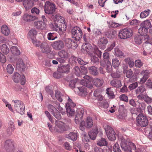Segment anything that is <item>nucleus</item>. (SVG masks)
<instances>
[{
  "label": "nucleus",
  "instance_id": "nucleus-1",
  "mask_svg": "<svg viewBox=\"0 0 152 152\" xmlns=\"http://www.w3.org/2000/svg\"><path fill=\"white\" fill-rule=\"evenodd\" d=\"M119 141L120 142L121 147L122 150L124 152H132V150H135L136 147L135 144L132 142H129L128 146L127 144V141L123 136H120L118 137Z\"/></svg>",
  "mask_w": 152,
  "mask_h": 152
},
{
  "label": "nucleus",
  "instance_id": "nucleus-2",
  "mask_svg": "<svg viewBox=\"0 0 152 152\" xmlns=\"http://www.w3.org/2000/svg\"><path fill=\"white\" fill-rule=\"evenodd\" d=\"M55 124V130L58 132H62L70 129L71 128L70 126L67 125L63 122L59 121H56Z\"/></svg>",
  "mask_w": 152,
  "mask_h": 152
},
{
  "label": "nucleus",
  "instance_id": "nucleus-3",
  "mask_svg": "<svg viewBox=\"0 0 152 152\" xmlns=\"http://www.w3.org/2000/svg\"><path fill=\"white\" fill-rule=\"evenodd\" d=\"M132 35V31L131 29L125 28L119 31L118 37L121 39H126L131 37Z\"/></svg>",
  "mask_w": 152,
  "mask_h": 152
},
{
  "label": "nucleus",
  "instance_id": "nucleus-4",
  "mask_svg": "<svg viewBox=\"0 0 152 152\" xmlns=\"http://www.w3.org/2000/svg\"><path fill=\"white\" fill-rule=\"evenodd\" d=\"M72 37L77 41H79L82 38L83 32L81 29L77 26H75L71 29Z\"/></svg>",
  "mask_w": 152,
  "mask_h": 152
},
{
  "label": "nucleus",
  "instance_id": "nucleus-5",
  "mask_svg": "<svg viewBox=\"0 0 152 152\" xmlns=\"http://www.w3.org/2000/svg\"><path fill=\"white\" fill-rule=\"evenodd\" d=\"M56 8L55 5L49 1H46L45 3L44 10L45 13L48 14H51L55 12Z\"/></svg>",
  "mask_w": 152,
  "mask_h": 152
},
{
  "label": "nucleus",
  "instance_id": "nucleus-6",
  "mask_svg": "<svg viewBox=\"0 0 152 152\" xmlns=\"http://www.w3.org/2000/svg\"><path fill=\"white\" fill-rule=\"evenodd\" d=\"M14 103V108L16 112L21 115L24 113L25 106L24 104L20 101L15 100H13Z\"/></svg>",
  "mask_w": 152,
  "mask_h": 152
},
{
  "label": "nucleus",
  "instance_id": "nucleus-7",
  "mask_svg": "<svg viewBox=\"0 0 152 152\" xmlns=\"http://www.w3.org/2000/svg\"><path fill=\"white\" fill-rule=\"evenodd\" d=\"M137 121L139 125L142 127H145L148 124V121L146 117L144 115L143 112L139 115L137 117Z\"/></svg>",
  "mask_w": 152,
  "mask_h": 152
},
{
  "label": "nucleus",
  "instance_id": "nucleus-8",
  "mask_svg": "<svg viewBox=\"0 0 152 152\" xmlns=\"http://www.w3.org/2000/svg\"><path fill=\"white\" fill-rule=\"evenodd\" d=\"M4 147L8 151L10 152L13 151L15 149L14 142L11 139L6 140L4 142Z\"/></svg>",
  "mask_w": 152,
  "mask_h": 152
},
{
  "label": "nucleus",
  "instance_id": "nucleus-9",
  "mask_svg": "<svg viewBox=\"0 0 152 152\" xmlns=\"http://www.w3.org/2000/svg\"><path fill=\"white\" fill-rule=\"evenodd\" d=\"M12 79L15 82L18 83L20 82L21 85H23L25 83V76L23 75L21 76L19 73L15 72L13 75Z\"/></svg>",
  "mask_w": 152,
  "mask_h": 152
},
{
  "label": "nucleus",
  "instance_id": "nucleus-10",
  "mask_svg": "<svg viewBox=\"0 0 152 152\" xmlns=\"http://www.w3.org/2000/svg\"><path fill=\"white\" fill-rule=\"evenodd\" d=\"M105 132L109 140L113 141L115 140V133L112 127L107 126L105 129Z\"/></svg>",
  "mask_w": 152,
  "mask_h": 152
},
{
  "label": "nucleus",
  "instance_id": "nucleus-11",
  "mask_svg": "<svg viewBox=\"0 0 152 152\" xmlns=\"http://www.w3.org/2000/svg\"><path fill=\"white\" fill-rule=\"evenodd\" d=\"M41 51L43 53L48 54L51 51V48L48 43L44 42L42 43L40 46Z\"/></svg>",
  "mask_w": 152,
  "mask_h": 152
},
{
  "label": "nucleus",
  "instance_id": "nucleus-12",
  "mask_svg": "<svg viewBox=\"0 0 152 152\" xmlns=\"http://www.w3.org/2000/svg\"><path fill=\"white\" fill-rule=\"evenodd\" d=\"M64 41L66 45L68 48H71L73 49H75L77 47V42L74 41L71 39H66Z\"/></svg>",
  "mask_w": 152,
  "mask_h": 152
},
{
  "label": "nucleus",
  "instance_id": "nucleus-13",
  "mask_svg": "<svg viewBox=\"0 0 152 152\" xmlns=\"http://www.w3.org/2000/svg\"><path fill=\"white\" fill-rule=\"evenodd\" d=\"M64 46L63 42L61 40L54 42L52 44L53 48L56 50H59L62 49L64 47Z\"/></svg>",
  "mask_w": 152,
  "mask_h": 152
},
{
  "label": "nucleus",
  "instance_id": "nucleus-14",
  "mask_svg": "<svg viewBox=\"0 0 152 152\" xmlns=\"http://www.w3.org/2000/svg\"><path fill=\"white\" fill-rule=\"evenodd\" d=\"M145 91V89L144 86H141L138 87L136 90V93L137 94H139L137 97L139 99H142V98H144V95L143 94L144 92Z\"/></svg>",
  "mask_w": 152,
  "mask_h": 152
},
{
  "label": "nucleus",
  "instance_id": "nucleus-15",
  "mask_svg": "<svg viewBox=\"0 0 152 152\" xmlns=\"http://www.w3.org/2000/svg\"><path fill=\"white\" fill-rule=\"evenodd\" d=\"M108 42L107 39L104 37H101L98 41V45L99 48L102 49H104Z\"/></svg>",
  "mask_w": 152,
  "mask_h": 152
},
{
  "label": "nucleus",
  "instance_id": "nucleus-16",
  "mask_svg": "<svg viewBox=\"0 0 152 152\" xmlns=\"http://www.w3.org/2000/svg\"><path fill=\"white\" fill-rule=\"evenodd\" d=\"M149 72L148 70H143L140 72V75H143V77H142L140 81V84H144L149 77Z\"/></svg>",
  "mask_w": 152,
  "mask_h": 152
},
{
  "label": "nucleus",
  "instance_id": "nucleus-17",
  "mask_svg": "<svg viewBox=\"0 0 152 152\" xmlns=\"http://www.w3.org/2000/svg\"><path fill=\"white\" fill-rule=\"evenodd\" d=\"M84 113V110L82 109H78L77 110L75 119V121L76 124H78L79 119H81L82 118Z\"/></svg>",
  "mask_w": 152,
  "mask_h": 152
},
{
  "label": "nucleus",
  "instance_id": "nucleus-18",
  "mask_svg": "<svg viewBox=\"0 0 152 152\" xmlns=\"http://www.w3.org/2000/svg\"><path fill=\"white\" fill-rule=\"evenodd\" d=\"M93 50V49L91 45L88 43L83 44L82 46L81 49L82 51L83 52L84 50H86V52L89 53H92Z\"/></svg>",
  "mask_w": 152,
  "mask_h": 152
},
{
  "label": "nucleus",
  "instance_id": "nucleus-19",
  "mask_svg": "<svg viewBox=\"0 0 152 152\" xmlns=\"http://www.w3.org/2000/svg\"><path fill=\"white\" fill-rule=\"evenodd\" d=\"M23 19L25 21L29 22L37 20L38 18L36 16L26 13L24 14L23 16Z\"/></svg>",
  "mask_w": 152,
  "mask_h": 152
},
{
  "label": "nucleus",
  "instance_id": "nucleus-20",
  "mask_svg": "<svg viewBox=\"0 0 152 152\" xmlns=\"http://www.w3.org/2000/svg\"><path fill=\"white\" fill-rule=\"evenodd\" d=\"M23 2V6L27 11L31 9L34 5V2L32 0H24Z\"/></svg>",
  "mask_w": 152,
  "mask_h": 152
},
{
  "label": "nucleus",
  "instance_id": "nucleus-21",
  "mask_svg": "<svg viewBox=\"0 0 152 152\" xmlns=\"http://www.w3.org/2000/svg\"><path fill=\"white\" fill-rule=\"evenodd\" d=\"M77 90L79 91L80 92L79 94L80 95L82 96H85L87 94V90L86 88L84 86L82 87H77V88H75L74 89L75 92L76 91L78 92Z\"/></svg>",
  "mask_w": 152,
  "mask_h": 152
},
{
  "label": "nucleus",
  "instance_id": "nucleus-22",
  "mask_svg": "<svg viewBox=\"0 0 152 152\" xmlns=\"http://www.w3.org/2000/svg\"><path fill=\"white\" fill-rule=\"evenodd\" d=\"M15 129V127L13 122L10 121L9 122L8 128L7 130V133L9 135L11 134Z\"/></svg>",
  "mask_w": 152,
  "mask_h": 152
},
{
  "label": "nucleus",
  "instance_id": "nucleus-23",
  "mask_svg": "<svg viewBox=\"0 0 152 152\" xmlns=\"http://www.w3.org/2000/svg\"><path fill=\"white\" fill-rule=\"evenodd\" d=\"M16 67L17 69L20 70H24L25 66L22 59H20L18 60L16 64Z\"/></svg>",
  "mask_w": 152,
  "mask_h": 152
},
{
  "label": "nucleus",
  "instance_id": "nucleus-24",
  "mask_svg": "<svg viewBox=\"0 0 152 152\" xmlns=\"http://www.w3.org/2000/svg\"><path fill=\"white\" fill-rule=\"evenodd\" d=\"M104 33L108 38H114L116 35V32L113 30L107 31Z\"/></svg>",
  "mask_w": 152,
  "mask_h": 152
},
{
  "label": "nucleus",
  "instance_id": "nucleus-25",
  "mask_svg": "<svg viewBox=\"0 0 152 152\" xmlns=\"http://www.w3.org/2000/svg\"><path fill=\"white\" fill-rule=\"evenodd\" d=\"M66 23H62L60 26H59L58 30V32L60 35H62L66 31Z\"/></svg>",
  "mask_w": 152,
  "mask_h": 152
},
{
  "label": "nucleus",
  "instance_id": "nucleus-26",
  "mask_svg": "<svg viewBox=\"0 0 152 152\" xmlns=\"http://www.w3.org/2000/svg\"><path fill=\"white\" fill-rule=\"evenodd\" d=\"M34 25L36 28L41 29H44L46 26L45 24L41 21L35 22Z\"/></svg>",
  "mask_w": 152,
  "mask_h": 152
},
{
  "label": "nucleus",
  "instance_id": "nucleus-27",
  "mask_svg": "<svg viewBox=\"0 0 152 152\" xmlns=\"http://www.w3.org/2000/svg\"><path fill=\"white\" fill-rule=\"evenodd\" d=\"M77 137V134L76 132H73L69 133V134H66L65 137L73 141H75Z\"/></svg>",
  "mask_w": 152,
  "mask_h": 152
},
{
  "label": "nucleus",
  "instance_id": "nucleus-28",
  "mask_svg": "<svg viewBox=\"0 0 152 152\" xmlns=\"http://www.w3.org/2000/svg\"><path fill=\"white\" fill-rule=\"evenodd\" d=\"M98 133V130L97 129L95 128L89 132L88 135L91 139L94 140L96 139Z\"/></svg>",
  "mask_w": 152,
  "mask_h": 152
},
{
  "label": "nucleus",
  "instance_id": "nucleus-29",
  "mask_svg": "<svg viewBox=\"0 0 152 152\" xmlns=\"http://www.w3.org/2000/svg\"><path fill=\"white\" fill-rule=\"evenodd\" d=\"M132 114H135L137 115L142 114L143 112L142 110H141L140 107L137 108L136 109L134 108H132L130 110Z\"/></svg>",
  "mask_w": 152,
  "mask_h": 152
},
{
  "label": "nucleus",
  "instance_id": "nucleus-30",
  "mask_svg": "<svg viewBox=\"0 0 152 152\" xmlns=\"http://www.w3.org/2000/svg\"><path fill=\"white\" fill-rule=\"evenodd\" d=\"M110 84L112 86L117 88H119L122 86L121 80H112L110 82Z\"/></svg>",
  "mask_w": 152,
  "mask_h": 152
},
{
  "label": "nucleus",
  "instance_id": "nucleus-31",
  "mask_svg": "<svg viewBox=\"0 0 152 152\" xmlns=\"http://www.w3.org/2000/svg\"><path fill=\"white\" fill-rule=\"evenodd\" d=\"M37 34V31L35 29H32L30 30L28 34V37L32 39L35 38Z\"/></svg>",
  "mask_w": 152,
  "mask_h": 152
},
{
  "label": "nucleus",
  "instance_id": "nucleus-32",
  "mask_svg": "<svg viewBox=\"0 0 152 152\" xmlns=\"http://www.w3.org/2000/svg\"><path fill=\"white\" fill-rule=\"evenodd\" d=\"M143 37L141 35H137L134 36V41L137 45H140L142 43Z\"/></svg>",
  "mask_w": 152,
  "mask_h": 152
},
{
  "label": "nucleus",
  "instance_id": "nucleus-33",
  "mask_svg": "<svg viewBox=\"0 0 152 152\" xmlns=\"http://www.w3.org/2000/svg\"><path fill=\"white\" fill-rule=\"evenodd\" d=\"M151 21L150 20H146L143 21L140 24V26H144L148 29L150 28L151 26Z\"/></svg>",
  "mask_w": 152,
  "mask_h": 152
},
{
  "label": "nucleus",
  "instance_id": "nucleus-34",
  "mask_svg": "<svg viewBox=\"0 0 152 152\" xmlns=\"http://www.w3.org/2000/svg\"><path fill=\"white\" fill-rule=\"evenodd\" d=\"M104 83V81L102 79L98 78L94 79L93 80V84L96 87L102 86Z\"/></svg>",
  "mask_w": 152,
  "mask_h": 152
},
{
  "label": "nucleus",
  "instance_id": "nucleus-35",
  "mask_svg": "<svg viewBox=\"0 0 152 152\" xmlns=\"http://www.w3.org/2000/svg\"><path fill=\"white\" fill-rule=\"evenodd\" d=\"M1 33L5 36L8 35L10 32L9 29L8 27L5 25H3L1 29Z\"/></svg>",
  "mask_w": 152,
  "mask_h": 152
},
{
  "label": "nucleus",
  "instance_id": "nucleus-36",
  "mask_svg": "<svg viewBox=\"0 0 152 152\" xmlns=\"http://www.w3.org/2000/svg\"><path fill=\"white\" fill-rule=\"evenodd\" d=\"M144 49L147 50L148 52H150L152 49V45L151 44L147 42H145L143 44Z\"/></svg>",
  "mask_w": 152,
  "mask_h": 152
},
{
  "label": "nucleus",
  "instance_id": "nucleus-37",
  "mask_svg": "<svg viewBox=\"0 0 152 152\" xmlns=\"http://www.w3.org/2000/svg\"><path fill=\"white\" fill-rule=\"evenodd\" d=\"M150 10L148 9L142 12L140 14V17L141 18H144L148 17L151 13Z\"/></svg>",
  "mask_w": 152,
  "mask_h": 152
},
{
  "label": "nucleus",
  "instance_id": "nucleus-38",
  "mask_svg": "<svg viewBox=\"0 0 152 152\" xmlns=\"http://www.w3.org/2000/svg\"><path fill=\"white\" fill-rule=\"evenodd\" d=\"M90 73L94 75H96L98 74V72L96 68L94 66H92L88 67Z\"/></svg>",
  "mask_w": 152,
  "mask_h": 152
},
{
  "label": "nucleus",
  "instance_id": "nucleus-39",
  "mask_svg": "<svg viewBox=\"0 0 152 152\" xmlns=\"http://www.w3.org/2000/svg\"><path fill=\"white\" fill-rule=\"evenodd\" d=\"M140 26V27L138 30V32L141 35L147 34L148 32V29L144 26Z\"/></svg>",
  "mask_w": 152,
  "mask_h": 152
},
{
  "label": "nucleus",
  "instance_id": "nucleus-40",
  "mask_svg": "<svg viewBox=\"0 0 152 152\" xmlns=\"http://www.w3.org/2000/svg\"><path fill=\"white\" fill-rule=\"evenodd\" d=\"M113 53L114 55L117 57H120L124 56V54L117 47L114 48Z\"/></svg>",
  "mask_w": 152,
  "mask_h": 152
},
{
  "label": "nucleus",
  "instance_id": "nucleus-41",
  "mask_svg": "<svg viewBox=\"0 0 152 152\" xmlns=\"http://www.w3.org/2000/svg\"><path fill=\"white\" fill-rule=\"evenodd\" d=\"M75 105V104L72 102V100L69 98L68 99V102L66 105V108H73Z\"/></svg>",
  "mask_w": 152,
  "mask_h": 152
},
{
  "label": "nucleus",
  "instance_id": "nucleus-42",
  "mask_svg": "<svg viewBox=\"0 0 152 152\" xmlns=\"http://www.w3.org/2000/svg\"><path fill=\"white\" fill-rule=\"evenodd\" d=\"M58 56L61 58H65L68 57V53L64 50H61L59 51L58 53Z\"/></svg>",
  "mask_w": 152,
  "mask_h": 152
},
{
  "label": "nucleus",
  "instance_id": "nucleus-43",
  "mask_svg": "<svg viewBox=\"0 0 152 152\" xmlns=\"http://www.w3.org/2000/svg\"><path fill=\"white\" fill-rule=\"evenodd\" d=\"M86 127L87 128H90L92 127L93 124L92 118L90 117H88L85 122Z\"/></svg>",
  "mask_w": 152,
  "mask_h": 152
},
{
  "label": "nucleus",
  "instance_id": "nucleus-44",
  "mask_svg": "<svg viewBox=\"0 0 152 152\" xmlns=\"http://www.w3.org/2000/svg\"><path fill=\"white\" fill-rule=\"evenodd\" d=\"M11 50L14 55H18L20 54V52L16 46H13L11 48Z\"/></svg>",
  "mask_w": 152,
  "mask_h": 152
},
{
  "label": "nucleus",
  "instance_id": "nucleus-45",
  "mask_svg": "<svg viewBox=\"0 0 152 152\" xmlns=\"http://www.w3.org/2000/svg\"><path fill=\"white\" fill-rule=\"evenodd\" d=\"M97 145L100 146L106 145L107 142L106 139L104 138H101L97 142Z\"/></svg>",
  "mask_w": 152,
  "mask_h": 152
},
{
  "label": "nucleus",
  "instance_id": "nucleus-46",
  "mask_svg": "<svg viewBox=\"0 0 152 152\" xmlns=\"http://www.w3.org/2000/svg\"><path fill=\"white\" fill-rule=\"evenodd\" d=\"M1 50L2 52L5 54H7L9 52V49L6 45L4 44L1 48Z\"/></svg>",
  "mask_w": 152,
  "mask_h": 152
},
{
  "label": "nucleus",
  "instance_id": "nucleus-47",
  "mask_svg": "<svg viewBox=\"0 0 152 152\" xmlns=\"http://www.w3.org/2000/svg\"><path fill=\"white\" fill-rule=\"evenodd\" d=\"M55 96L56 99L60 102H62L63 100V98L64 96L59 91L56 92Z\"/></svg>",
  "mask_w": 152,
  "mask_h": 152
},
{
  "label": "nucleus",
  "instance_id": "nucleus-48",
  "mask_svg": "<svg viewBox=\"0 0 152 152\" xmlns=\"http://www.w3.org/2000/svg\"><path fill=\"white\" fill-rule=\"evenodd\" d=\"M112 64L114 67H118L120 63L119 60L116 58H114L112 59Z\"/></svg>",
  "mask_w": 152,
  "mask_h": 152
},
{
  "label": "nucleus",
  "instance_id": "nucleus-49",
  "mask_svg": "<svg viewBox=\"0 0 152 152\" xmlns=\"http://www.w3.org/2000/svg\"><path fill=\"white\" fill-rule=\"evenodd\" d=\"M47 38L49 40H53L57 38V37L54 33H49L47 35Z\"/></svg>",
  "mask_w": 152,
  "mask_h": 152
},
{
  "label": "nucleus",
  "instance_id": "nucleus-50",
  "mask_svg": "<svg viewBox=\"0 0 152 152\" xmlns=\"http://www.w3.org/2000/svg\"><path fill=\"white\" fill-rule=\"evenodd\" d=\"M110 88H107L106 89V94L110 98H114V95L113 91L111 90Z\"/></svg>",
  "mask_w": 152,
  "mask_h": 152
},
{
  "label": "nucleus",
  "instance_id": "nucleus-51",
  "mask_svg": "<svg viewBox=\"0 0 152 152\" xmlns=\"http://www.w3.org/2000/svg\"><path fill=\"white\" fill-rule=\"evenodd\" d=\"M48 110L52 114L56 111H57V109L53 105L49 104L48 106Z\"/></svg>",
  "mask_w": 152,
  "mask_h": 152
},
{
  "label": "nucleus",
  "instance_id": "nucleus-52",
  "mask_svg": "<svg viewBox=\"0 0 152 152\" xmlns=\"http://www.w3.org/2000/svg\"><path fill=\"white\" fill-rule=\"evenodd\" d=\"M66 109L68 115L70 116H72L75 114V110L73 108H66Z\"/></svg>",
  "mask_w": 152,
  "mask_h": 152
},
{
  "label": "nucleus",
  "instance_id": "nucleus-53",
  "mask_svg": "<svg viewBox=\"0 0 152 152\" xmlns=\"http://www.w3.org/2000/svg\"><path fill=\"white\" fill-rule=\"evenodd\" d=\"M7 72L10 74H12L14 71V67L11 64H8L7 67Z\"/></svg>",
  "mask_w": 152,
  "mask_h": 152
},
{
  "label": "nucleus",
  "instance_id": "nucleus-54",
  "mask_svg": "<svg viewBox=\"0 0 152 152\" xmlns=\"http://www.w3.org/2000/svg\"><path fill=\"white\" fill-rule=\"evenodd\" d=\"M33 44L36 47L40 46L42 43L40 41L37 40L35 38L31 39Z\"/></svg>",
  "mask_w": 152,
  "mask_h": 152
},
{
  "label": "nucleus",
  "instance_id": "nucleus-55",
  "mask_svg": "<svg viewBox=\"0 0 152 152\" xmlns=\"http://www.w3.org/2000/svg\"><path fill=\"white\" fill-rule=\"evenodd\" d=\"M62 73L57 71L53 73V76L56 78H59L62 77Z\"/></svg>",
  "mask_w": 152,
  "mask_h": 152
},
{
  "label": "nucleus",
  "instance_id": "nucleus-56",
  "mask_svg": "<svg viewBox=\"0 0 152 152\" xmlns=\"http://www.w3.org/2000/svg\"><path fill=\"white\" fill-rule=\"evenodd\" d=\"M113 150L114 152H121L120 149L119 145L117 143H116L113 146Z\"/></svg>",
  "mask_w": 152,
  "mask_h": 152
},
{
  "label": "nucleus",
  "instance_id": "nucleus-57",
  "mask_svg": "<svg viewBox=\"0 0 152 152\" xmlns=\"http://www.w3.org/2000/svg\"><path fill=\"white\" fill-rule=\"evenodd\" d=\"M31 12L34 15H38L39 13L40 10L37 8L34 7L31 9Z\"/></svg>",
  "mask_w": 152,
  "mask_h": 152
},
{
  "label": "nucleus",
  "instance_id": "nucleus-58",
  "mask_svg": "<svg viewBox=\"0 0 152 152\" xmlns=\"http://www.w3.org/2000/svg\"><path fill=\"white\" fill-rule=\"evenodd\" d=\"M93 48V50L92 51V52L95 53L98 55H101L102 53L101 51L98 49V48L96 46H94Z\"/></svg>",
  "mask_w": 152,
  "mask_h": 152
},
{
  "label": "nucleus",
  "instance_id": "nucleus-59",
  "mask_svg": "<svg viewBox=\"0 0 152 152\" xmlns=\"http://www.w3.org/2000/svg\"><path fill=\"white\" fill-rule=\"evenodd\" d=\"M57 119H60L61 118V116L60 112L57 110V111H56L54 113L52 114Z\"/></svg>",
  "mask_w": 152,
  "mask_h": 152
},
{
  "label": "nucleus",
  "instance_id": "nucleus-60",
  "mask_svg": "<svg viewBox=\"0 0 152 152\" xmlns=\"http://www.w3.org/2000/svg\"><path fill=\"white\" fill-rule=\"evenodd\" d=\"M138 86V83L137 82H135L130 84L128 88L130 90H133L135 88Z\"/></svg>",
  "mask_w": 152,
  "mask_h": 152
},
{
  "label": "nucleus",
  "instance_id": "nucleus-61",
  "mask_svg": "<svg viewBox=\"0 0 152 152\" xmlns=\"http://www.w3.org/2000/svg\"><path fill=\"white\" fill-rule=\"evenodd\" d=\"M77 61L80 64L82 65H84L87 64L86 61L80 58H77Z\"/></svg>",
  "mask_w": 152,
  "mask_h": 152
},
{
  "label": "nucleus",
  "instance_id": "nucleus-62",
  "mask_svg": "<svg viewBox=\"0 0 152 152\" xmlns=\"http://www.w3.org/2000/svg\"><path fill=\"white\" fill-rule=\"evenodd\" d=\"M45 90L46 91L50 94L51 96V97L53 98V90L50 88L49 86H47L45 88Z\"/></svg>",
  "mask_w": 152,
  "mask_h": 152
},
{
  "label": "nucleus",
  "instance_id": "nucleus-63",
  "mask_svg": "<svg viewBox=\"0 0 152 152\" xmlns=\"http://www.w3.org/2000/svg\"><path fill=\"white\" fill-rule=\"evenodd\" d=\"M142 65L143 63L140 60H136L135 61V65L137 67L140 68Z\"/></svg>",
  "mask_w": 152,
  "mask_h": 152
},
{
  "label": "nucleus",
  "instance_id": "nucleus-64",
  "mask_svg": "<svg viewBox=\"0 0 152 152\" xmlns=\"http://www.w3.org/2000/svg\"><path fill=\"white\" fill-rule=\"evenodd\" d=\"M119 98L121 100L125 102H127L128 101V97L124 94H122L119 96Z\"/></svg>",
  "mask_w": 152,
  "mask_h": 152
}]
</instances>
